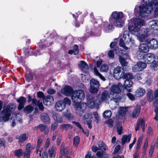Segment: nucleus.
I'll list each match as a JSON object with an SVG mask.
<instances>
[{"instance_id":"1","label":"nucleus","mask_w":158,"mask_h":158,"mask_svg":"<svg viewBox=\"0 0 158 158\" xmlns=\"http://www.w3.org/2000/svg\"><path fill=\"white\" fill-rule=\"evenodd\" d=\"M132 23L134 25H131L128 27L129 31L132 34L136 35L141 42L146 41L147 42L148 36L141 33L140 29L141 27L145 25V22L142 19L134 18L133 19Z\"/></svg>"},{"instance_id":"2","label":"nucleus","mask_w":158,"mask_h":158,"mask_svg":"<svg viewBox=\"0 0 158 158\" xmlns=\"http://www.w3.org/2000/svg\"><path fill=\"white\" fill-rule=\"evenodd\" d=\"M98 95L95 99L92 95H90L86 96L88 102L91 108L96 106L100 104L102 102H106L109 101H113L114 102V98L111 95L110 93L107 91L103 92L101 95V97L98 98Z\"/></svg>"},{"instance_id":"3","label":"nucleus","mask_w":158,"mask_h":158,"mask_svg":"<svg viewBox=\"0 0 158 158\" xmlns=\"http://www.w3.org/2000/svg\"><path fill=\"white\" fill-rule=\"evenodd\" d=\"M145 4H142L139 7V14L141 17H145L148 16L153 9H155V11L158 13V6L153 0H143Z\"/></svg>"},{"instance_id":"4","label":"nucleus","mask_w":158,"mask_h":158,"mask_svg":"<svg viewBox=\"0 0 158 158\" xmlns=\"http://www.w3.org/2000/svg\"><path fill=\"white\" fill-rule=\"evenodd\" d=\"M15 106L12 104L10 103L1 112L2 116H0V126L3 124L4 122L8 121L11 114V112L15 110Z\"/></svg>"},{"instance_id":"5","label":"nucleus","mask_w":158,"mask_h":158,"mask_svg":"<svg viewBox=\"0 0 158 158\" xmlns=\"http://www.w3.org/2000/svg\"><path fill=\"white\" fill-rule=\"evenodd\" d=\"M123 88V85L120 83L113 85L110 88V93L114 98V102H117L120 100L121 98L118 94L120 93Z\"/></svg>"},{"instance_id":"6","label":"nucleus","mask_w":158,"mask_h":158,"mask_svg":"<svg viewBox=\"0 0 158 158\" xmlns=\"http://www.w3.org/2000/svg\"><path fill=\"white\" fill-rule=\"evenodd\" d=\"M111 16L114 19L113 24L115 26L118 27H121L123 26L124 21L122 19L123 14L122 12L114 11L112 13Z\"/></svg>"},{"instance_id":"7","label":"nucleus","mask_w":158,"mask_h":158,"mask_svg":"<svg viewBox=\"0 0 158 158\" xmlns=\"http://www.w3.org/2000/svg\"><path fill=\"white\" fill-rule=\"evenodd\" d=\"M85 97L84 92L81 90H76L73 92L72 98L74 102H78L83 100Z\"/></svg>"},{"instance_id":"8","label":"nucleus","mask_w":158,"mask_h":158,"mask_svg":"<svg viewBox=\"0 0 158 158\" xmlns=\"http://www.w3.org/2000/svg\"><path fill=\"white\" fill-rule=\"evenodd\" d=\"M90 92L92 94H96L98 91L100 86L99 81L94 79H92L90 80Z\"/></svg>"},{"instance_id":"9","label":"nucleus","mask_w":158,"mask_h":158,"mask_svg":"<svg viewBox=\"0 0 158 158\" xmlns=\"http://www.w3.org/2000/svg\"><path fill=\"white\" fill-rule=\"evenodd\" d=\"M113 74L114 77L117 79L122 78L124 75V70L122 67L117 66L114 69Z\"/></svg>"},{"instance_id":"10","label":"nucleus","mask_w":158,"mask_h":158,"mask_svg":"<svg viewBox=\"0 0 158 158\" xmlns=\"http://www.w3.org/2000/svg\"><path fill=\"white\" fill-rule=\"evenodd\" d=\"M129 58V56L126 53L124 54L122 56H119V61L121 66L123 68L127 66L128 62L127 61V60Z\"/></svg>"},{"instance_id":"11","label":"nucleus","mask_w":158,"mask_h":158,"mask_svg":"<svg viewBox=\"0 0 158 158\" xmlns=\"http://www.w3.org/2000/svg\"><path fill=\"white\" fill-rule=\"evenodd\" d=\"M92 118L91 115L89 113L85 114L83 118L84 123H86L88 126V128L89 129H91L92 128L91 124L92 120L91 119Z\"/></svg>"},{"instance_id":"12","label":"nucleus","mask_w":158,"mask_h":158,"mask_svg":"<svg viewBox=\"0 0 158 158\" xmlns=\"http://www.w3.org/2000/svg\"><path fill=\"white\" fill-rule=\"evenodd\" d=\"M31 101H32V103L33 104L35 105L38 107L40 110L42 111L44 110V107L41 102L40 100L37 101L35 98H33L32 99H31V97L29 95L28 101V102H30Z\"/></svg>"},{"instance_id":"13","label":"nucleus","mask_w":158,"mask_h":158,"mask_svg":"<svg viewBox=\"0 0 158 158\" xmlns=\"http://www.w3.org/2000/svg\"><path fill=\"white\" fill-rule=\"evenodd\" d=\"M147 43L149 48L152 49H156L158 47V42L154 39H148L147 40Z\"/></svg>"},{"instance_id":"14","label":"nucleus","mask_w":158,"mask_h":158,"mask_svg":"<svg viewBox=\"0 0 158 158\" xmlns=\"http://www.w3.org/2000/svg\"><path fill=\"white\" fill-rule=\"evenodd\" d=\"M123 38L127 43H130L131 44H133L135 43V40L134 39L130 37L128 31H125L124 32Z\"/></svg>"},{"instance_id":"15","label":"nucleus","mask_w":158,"mask_h":158,"mask_svg":"<svg viewBox=\"0 0 158 158\" xmlns=\"http://www.w3.org/2000/svg\"><path fill=\"white\" fill-rule=\"evenodd\" d=\"M144 59L146 63L150 64L155 60V56L152 54L148 53L144 55Z\"/></svg>"},{"instance_id":"16","label":"nucleus","mask_w":158,"mask_h":158,"mask_svg":"<svg viewBox=\"0 0 158 158\" xmlns=\"http://www.w3.org/2000/svg\"><path fill=\"white\" fill-rule=\"evenodd\" d=\"M61 92L63 94L69 96L73 93V89L71 87L67 85L61 89Z\"/></svg>"},{"instance_id":"17","label":"nucleus","mask_w":158,"mask_h":158,"mask_svg":"<svg viewBox=\"0 0 158 158\" xmlns=\"http://www.w3.org/2000/svg\"><path fill=\"white\" fill-rule=\"evenodd\" d=\"M54 102V98L52 96L48 95L45 97L43 99L44 104L46 106H49L52 104Z\"/></svg>"},{"instance_id":"18","label":"nucleus","mask_w":158,"mask_h":158,"mask_svg":"<svg viewBox=\"0 0 158 158\" xmlns=\"http://www.w3.org/2000/svg\"><path fill=\"white\" fill-rule=\"evenodd\" d=\"M65 104L61 100L57 102L55 106L56 110L59 112L62 111L65 108Z\"/></svg>"},{"instance_id":"19","label":"nucleus","mask_w":158,"mask_h":158,"mask_svg":"<svg viewBox=\"0 0 158 158\" xmlns=\"http://www.w3.org/2000/svg\"><path fill=\"white\" fill-rule=\"evenodd\" d=\"M41 120L44 123H49L50 119L48 114L46 113H43L40 115Z\"/></svg>"},{"instance_id":"20","label":"nucleus","mask_w":158,"mask_h":158,"mask_svg":"<svg viewBox=\"0 0 158 158\" xmlns=\"http://www.w3.org/2000/svg\"><path fill=\"white\" fill-rule=\"evenodd\" d=\"M74 105L76 109L78 110H85L87 106L86 103L84 102H74Z\"/></svg>"},{"instance_id":"21","label":"nucleus","mask_w":158,"mask_h":158,"mask_svg":"<svg viewBox=\"0 0 158 158\" xmlns=\"http://www.w3.org/2000/svg\"><path fill=\"white\" fill-rule=\"evenodd\" d=\"M17 101L19 103L18 107V109L19 110L22 109L24 107V104L26 102V98L23 97H21L17 100Z\"/></svg>"},{"instance_id":"22","label":"nucleus","mask_w":158,"mask_h":158,"mask_svg":"<svg viewBox=\"0 0 158 158\" xmlns=\"http://www.w3.org/2000/svg\"><path fill=\"white\" fill-rule=\"evenodd\" d=\"M56 149L55 146H52L48 151V154L50 158H54L56 154Z\"/></svg>"},{"instance_id":"23","label":"nucleus","mask_w":158,"mask_h":158,"mask_svg":"<svg viewBox=\"0 0 158 158\" xmlns=\"http://www.w3.org/2000/svg\"><path fill=\"white\" fill-rule=\"evenodd\" d=\"M124 84L125 88L127 91L128 92H131V87L133 84L132 82L129 80H125L124 81Z\"/></svg>"},{"instance_id":"24","label":"nucleus","mask_w":158,"mask_h":158,"mask_svg":"<svg viewBox=\"0 0 158 158\" xmlns=\"http://www.w3.org/2000/svg\"><path fill=\"white\" fill-rule=\"evenodd\" d=\"M149 47L147 44L143 43L141 44L139 47V50L141 53V52L146 53L148 52Z\"/></svg>"},{"instance_id":"25","label":"nucleus","mask_w":158,"mask_h":158,"mask_svg":"<svg viewBox=\"0 0 158 158\" xmlns=\"http://www.w3.org/2000/svg\"><path fill=\"white\" fill-rule=\"evenodd\" d=\"M28 138V135L27 134L23 133L21 134L19 138L16 137V139H19L18 142L20 144L27 140Z\"/></svg>"},{"instance_id":"26","label":"nucleus","mask_w":158,"mask_h":158,"mask_svg":"<svg viewBox=\"0 0 158 158\" xmlns=\"http://www.w3.org/2000/svg\"><path fill=\"white\" fill-rule=\"evenodd\" d=\"M131 137V134H129L128 135H123L122 138V144L123 145L126 143L129 142L130 141Z\"/></svg>"},{"instance_id":"27","label":"nucleus","mask_w":158,"mask_h":158,"mask_svg":"<svg viewBox=\"0 0 158 158\" xmlns=\"http://www.w3.org/2000/svg\"><path fill=\"white\" fill-rule=\"evenodd\" d=\"M145 92L144 89L141 88H139L135 91V96L138 97L142 96L144 94Z\"/></svg>"},{"instance_id":"28","label":"nucleus","mask_w":158,"mask_h":158,"mask_svg":"<svg viewBox=\"0 0 158 158\" xmlns=\"http://www.w3.org/2000/svg\"><path fill=\"white\" fill-rule=\"evenodd\" d=\"M140 110V106L137 105L132 113V117L133 118L136 117L139 115Z\"/></svg>"},{"instance_id":"29","label":"nucleus","mask_w":158,"mask_h":158,"mask_svg":"<svg viewBox=\"0 0 158 158\" xmlns=\"http://www.w3.org/2000/svg\"><path fill=\"white\" fill-rule=\"evenodd\" d=\"M52 117L53 119L58 123H61L63 121L62 118L59 114H54Z\"/></svg>"},{"instance_id":"30","label":"nucleus","mask_w":158,"mask_h":158,"mask_svg":"<svg viewBox=\"0 0 158 158\" xmlns=\"http://www.w3.org/2000/svg\"><path fill=\"white\" fill-rule=\"evenodd\" d=\"M128 108L127 107H121L119 108L118 111V114L121 116L125 115L126 112L128 110Z\"/></svg>"},{"instance_id":"31","label":"nucleus","mask_w":158,"mask_h":158,"mask_svg":"<svg viewBox=\"0 0 158 158\" xmlns=\"http://www.w3.org/2000/svg\"><path fill=\"white\" fill-rule=\"evenodd\" d=\"M22 116L20 114H17L16 115L15 118L14 119V120L12 122L11 126L14 127L15 125V122H21V121Z\"/></svg>"},{"instance_id":"32","label":"nucleus","mask_w":158,"mask_h":158,"mask_svg":"<svg viewBox=\"0 0 158 158\" xmlns=\"http://www.w3.org/2000/svg\"><path fill=\"white\" fill-rule=\"evenodd\" d=\"M158 22L155 20L150 21L149 23V27L151 29H156V27L157 26Z\"/></svg>"},{"instance_id":"33","label":"nucleus","mask_w":158,"mask_h":158,"mask_svg":"<svg viewBox=\"0 0 158 158\" xmlns=\"http://www.w3.org/2000/svg\"><path fill=\"white\" fill-rule=\"evenodd\" d=\"M61 129L65 130L71 129L73 128L72 126L69 124H63L60 126Z\"/></svg>"},{"instance_id":"34","label":"nucleus","mask_w":158,"mask_h":158,"mask_svg":"<svg viewBox=\"0 0 158 158\" xmlns=\"http://www.w3.org/2000/svg\"><path fill=\"white\" fill-rule=\"evenodd\" d=\"M147 99L148 101L151 102H152L153 98V91L152 90H149L147 93Z\"/></svg>"},{"instance_id":"35","label":"nucleus","mask_w":158,"mask_h":158,"mask_svg":"<svg viewBox=\"0 0 158 158\" xmlns=\"http://www.w3.org/2000/svg\"><path fill=\"white\" fill-rule=\"evenodd\" d=\"M79 66L82 70H86L88 68L87 64L84 61H81V64L79 65Z\"/></svg>"},{"instance_id":"36","label":"nucleus","mask_w":158,"mask_h":158,"mask_svg":"<svg viewBox=\"0 0 158 158\" xmlns=\"http://www.w3.org/2000/svg\"><path fill=\"white\" fill-rule=\"evenodd\" d=\"M94 72L95 75L98 76L103 81L105 80V78L99 72L96 67L94 68Z\"/></svg>"},{"instance_id":"37","label":"nucleus","mask_w":158,"mask_h":158,"mask_svg":"<svg viewBox=\"0 0 158 158\" xmlns=\"http://www.w3.org/2000/svg\"><path fill=\"white\" fill-rule=\"evenodd\" d=\"M98 146L99 150H101L102 152H104L106 151V146L103 142H99L98 143Z\"/></svg>"},{"instance_id":"38","label":"nucleus","mask_w":158,"mask_h":158,"mask_svg":"<svg viewBox=\"0 0 158 158\" xmlns=\"http://www.w3.org/2000/svg\"><path fill=\"white\" fill-rule=\"evenodd\" d=\"M33 108V106L32 105H29L24 108V111L25 112L29 114L31 112Z\"/></svg>"},{"instance_id":"39","label":"nucleus","mask_w":158,"mask_h":158,"mask_svg":"<svg viewBox=\"0 0 158 158\" xmlns=\"http://www.w3.org/2000/svg\"><path fill=\"white\" fill-rule=\"evenodd\" d=\"M122 78L126 79V80H129V81H131V79H133V77L131 73H127L125 74L124 73V75L123 76V77Z\"/></svg>"},{"instance_id":"40","label":"nucleus","mask_w":158,"mask_h":158,"mask_svg":"<svg viewBox=\"0 0 158 158\" xmlns=\"http://www.w3.org/2000/svg\"><path fill=\"white\" fill-rule=\"evenodd\" d=\"M137 64L140 71L143 70L147 66L145 63L142 62H139L137 63Z\"/></svg>"},{"instance_id":"41","label":"nucleus","mask_w":158,"mask_h":158,"mask_svg":"<svg viewBox=\"0 0 158 158\" xmlns=\"http://www.w3.org/2000/svg\"><path fill=\"white\" fill-rule=\"evenodd\" d=\"M37 127L39 129L40 131L41 132L48 129V127L47 126L43 124H40Z\"/></svg>"},{"instance_id":"42","label":"nucleus","mask_w":158,"mask_h":158,"mask_svg":"<svg viewBox=\"0 0 158 158\" xmlns=\"http://www.w3.org/2000/svg\"><path fill=\"white\" fill-rule=\"evenodd\" d=\"M23 151L22 149H20L14 151V154L17 156H22Z\"/></svg>"},{"instance_id":"43","label":"nucleus","mask_w":158,"mask_h":158,"mask_svg":"<svg viewBox=\"0 0 158 158\" xmlns=\"http://www.w3.org/2000/svg\"><path fill=\"white\" fill-rule=\"evenodd\" d=\"M151 65V68L154 71L157 69L158 67V62L157 61H154Z\"/></svg>"},{"instance_id":"44","label":"nucleus","mask_w":158,"mask_h":158,"mask_svg":"<svg viewBox=\"0 0 158 158\" xmlns=\"http://www.w3.org/2000/svg\"><path fill=\"white\" fill-rule=\"evenodd\" d=\"M111 112L110 110H108L104 112L103 114L104 117L106 118H110L111 115Z\"/></svg>"},{"instance_id":"45","label":"nucleus","mask_w":158,"mask_h":158,"mask_svg":"<svg viewBox=\"0 0 158 158\" xmlns=\"http://www.w3.org/2000/svg\"><path fill=\"white\" fill-rule=\"evenodd\" d=\"M64 116L67 117L69 120H72L73 119V117L72 114L68 111L64 113Z\"/></svg>"},{"instance_id":"46","label":"nucleus","mask_w":158,"mask_h":158,"mask_svg":"<svg viewBox=\"0 0 158 158\" xmlns=\"http://www.w3.org/2000/svg\"><path fill=\"white\" fill-rule=\"evenodd\" d=\"M118 49V48H115L112 50L109 51L108 52V55L111 58H113L114 56V51Z\"/></svg>"},{"instance_id":"47","label":"nucleus","mask_w":158,"mask_h":158,"mask_svg":"<svg viewBox=\"0 0 158 158\" xmlns=\"http://www.w3.org/2000/svg\"><path fill=\"white\" fill-rule=\"evenodd\" d=\"M108 70V66L106 64H103L100 68V71L101 72H106Z\"/></svg>"},{"instance_id":"48","label":"nucleus","mask_w":158,"mask_h":158,"mask_svg":"<svg viewBox=\"0 0 158 158\" xmlns=\"http://www.w3.org/2000/svg\"><path fill=\"white\" fill-rule=\"evenodd\" d=\"M119 45L123 47L124 49L126 50L128 49V48L125 46V43L122 38H121L119 40Z\"/></svg>"},{"instance_id":"49","label":"nucleus","mask_w":158,"mask_h":158,"mask_svg":"<svg viewBox=\"0 0 158 158\" xmlns=\"http://www.w3.org/2000/svg\"><path fill=\"white\" fill-rule=\"evenodd\" d=\"M139 122L140 125H141V127L143 130V131H144L145 127V123L144 120L142 119H140L139 120Z\"/></svg>"},{"instance_id":"50","label":"nucleus","mask_w":158,"mask_h":158,"mask_svg":"<svg viewBox=\"0 0 158 158\" xmlns=\"http://www.w3.org/2000/svg\"><path fill=\"white\" fill-rule=\"evenodd\" d=\"M58 126V124L56 122L52 123L51 126V131H53L56 130Z\"/></svg>"},{"instance_id":"51","label":"nucleus","mask_w":158,"mask_h":158,"mask_svg":"<svg viewBox=\"0 0 158 158\" xmlns=\"http://www.w3.org/2000/svg\"><path fill=\"white\" fill-rule=\"evenodd\" d=\"M122 130L123 128L122 126L120 124L117 125V131L118 135H120L122 134Z\"/></svg>"},{"instance_id":"52","label":"nucleus","mask_w":158,"mask_h":158,"mask_svg":"<svg viewBox=\"0 0 158 158\" xmlns=\"http://www.w3.org/2000/svg\"><path fill=\"white\" fill-rule=\"evenodd\" d=\"M149 29H148L142 28L141 30H140V32L143 34V35L147 36V35L149 34Z\"/></svg>"},{"instance_id":"53","label":"nucleus","mask_w":158,"mask_h":158,"mask_svg":"<svg viewBox=\"0 0 158 158\" xmlns=\"http://www.w3.org/2000/svg\"><path fill=\"white\" fill-rule=\"evenodd\" d=\"M6 142L5 139L3 138H0V147H3L4 148L5 147Z\"/></svg>"},{"instance_id":"54","label":"nucleus","mask_w":158,"mask_h":158,"mask_svg":"<svg viewBox=\"0 0 158 158\" xmlns=\"http://www.w3.org/2000/svg\"><path fill=\"white\" fill-rule=\"evenodd\" d=\"M63 101L64 103L65 104V106H66V104H67L69 105H70L71 104V101L70 99L67 98H65L63 100H61Z\"/></svg>"},{"instance_id":"55","label":"nucleus","mask_w":158,"mask_h":158,"mask_svg":"<svg viewBox=\"0 0 158 158\" xmlns=\"http://www.w3.org/2000/svg\"><path fill=\"white\" fill-rule=\"evenodd\" d=\"M25 78L28 81H30L33 79V77L32 74L28 73L26 74L25 75Z\"/></svg>"},{"instance_id":"56","label":"nucleus","mask_w":158,"mask_h":158,"mask_svg":"<svg viewBox=\"0 0 158 158\" xmlns=\"http://www.w3.org/2000/svg\"><path fill=\"white\" fill-rule=\"evenodd\" d=\"M80 141V138L77 136H75L74 139L73 144L75 146L78 145Z\"/></svg>"},{"instance_id":"57","label":"nucleus","mask_w":158,"mask_h":158,"mask_svg":"<svg viewBox=\"0 0 158 158\" xmlns=\"http://www.w3.org/2000/svg\"><path fill=\"white\" fill-rule=\"evenodd\" d=\"M43 139L40 137L37 140V148H39L41 146V144L43 143Z\"/></svg>"},{"instance_id":"58","label":"nucleus","mask_w":158,"mask_h":158,"mask_svg":"<svg viewBox=\"0 0 158 158\" xmlns=\"http://www.w3.org/2000/svg\"><path fill=\"white\" fill-rule=\"evenodd\" d=\"M73 54L74 55H76L79 52V50L78 49V47L77 45H75L73 47Z\"/></svg>"},{"instance_id":"59","label":"nucleus","mask_w":158,"mask_h":158,"mask_svg":"<svg viewBox=\"0 0 158 158\" xmlns=\"http://www.w3.org/2000/svg\"><path fill=\"white\" fill-rule=\"evenodd\" d=\"M31 152L24 151L23 152V156L24 158H30Z\"/></svg>"},{"instance_id":"60","label":"nucleus","mask_w":158,"mask_h":158,"mask_svg":"<svg viewBox=\"0 0 158 158\" xmlns=\"http://www.w3.org/2000/svg\"><path fill=\"white\" fill-rule=\"evenodd\" d=\"M93 115L95 119V121L97 123H98L99 120V118L98 113L96 112H94L93 113Z\"/></svg>"},{"instance_id":"61","label":"nucleus","mask_w":158,"mask_h":158,"mask_svg":"<svg viewBox=\"0 0 158 158\" xmlns=\"http://www.w3.org/2000/svg\"><path fill=\"white\" fill-rule=\"evenodd\" d=\"M73 123H74L82 131H84V129L81 126L80 124L78 122L75 121H73Z\"/></svg>"},{"instance_id":"62","label":"nucleus","mask_w":158,"mask_h":158,"mask_svg":"<svg viewBox=\"0 0 158 158\" xmlns=\"http://www.w3.org/2000/svg\"><path fill=\"white\" fill-rule=\"evenodd\" d=\"M59 135V132L58 131H55L53 133V136L52 137V141H54L56 139V136Z\"/></svg>"},{"instance_id":"63","label":"nucleus","mask_w":158,"mask_h":158,"mask_svg":"<svg viewBox=\"0 0 158 158\" xmlns=\"http://www.w3.org/2000/svg\"><path fill=\"white\" fill-rule=\"evenodd\" d=\"M31 145L30 143H28L26 146L25 151L31 152Z\"/></svg>"},{"instance_id":"64","label":"nucleus","mask_w":158,"mask_h":158,"mask_svg":"<svg viewBox=\"0 0 158 158\" xmlns=\"http://www.w3.org/2000/svg\"><path fill=\"white\" fill-rule=\"evenodd\" d=\"M127 96L131 100H133L135 99V96L130 93H128L127 94Z\"/></svg>"}]
</instances>
